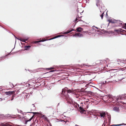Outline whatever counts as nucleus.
<instances>
[{"instance_id": "44", "label": "nucleus", "mask_w": 126, "mask_h": 126, "mask_svg": "<svg viewBox=\"0 0 126 126\" xmlns=\"http://www.w3.org/2000/svg\"><path fill=\"white\" fill-rule=\"evenodd\" d=\"M89 85L90 86H91L90 85H88V84L85 85V87H88V86Z\"/></svg>"}, {"instance_id": "39", "label": "nucleus", "mask_w": 126, "mask_h": 126, "mask_svg": "<svg viewBox=\"0 0 126 126\" xmlns=\"http://www.w3.org/2000/svg\"><path fill=\"white\" fill-rule=\"evenodd\" d=\"M77 11L78 13H80L81 15V13H82V12H82H81V13H79V10H78V9L77 10Z\"/></svg>"}, {"instance_id": "10", "label": "nucleus", "mask_w": 126, "mask_h": 126, "mask_svg": "<svg viewBox=\"0 0 126 126\" xmlns=\"http://www.w3.org/2000/svg\"><path fill=\"white\" fill-rule=\"evenodd\" d=\"M82 17V16H80V17H79V15H78L77 16V17L76 18L75 20L74 21V22H78V21H77V20H78V17L79 18H80L81 17ZM78 21H83L82 20H81L80 19Z\"/></svg>"}, {"instance_id": "8", "label": "nucleus", "mask_w": 126, "mask_h": 126, "mask_svg": "<svg viewBox=\"0 0 126 126\" xmlns=\"http://www.w3.org/2000/svg\"><path fill=\"white\" fill-rule=\"evenodd\" d=\"M107 116H108V122H109V126L110 125V120H111V117H110V114L109 115L108 114H107Z\"/></svg>"}, {"instance_id": "36", "label": "nucleus", "mask_w": 126, "mask_h": 126, "mask_svg": "<svg viewBox=\"0 0 126 126\" xmlns=\"http://www.w3.org/2000/svg\"><path fill=\"white\" fill-rule=\"evenodd\" d=\"M103 16L104 15H101L100 16V17H101V18L102 19L103 18Z\"/></svg>"}, {"instance_id": "45", "label": "nucleus", "mask_w": 126, "mask_h": 126, "mask_svg": "<svg viewBox=\"0 0 126 126\" xmlns=\"http://www.w3.org/2000/svg\"><path fill=\"white\" fill-rule=\"evenodd\" d=\"M88 93L89 94H91V93H92V92L91 91H88Z\"/></svg>"}, {"instance_id": "29", "label": "nucleus", "mask_w": 126, "mask_h": 126, "mask_svg": "<svg viewBox=\"0 0 126 126\" xmlns=\"http://www.w3.org/2000/svg\"><path fill=\"white\" fill-rule=\"evenodd\" d=\"M34 116V115H33L29 119V121H31L33 118V116Z\"/></svg>"}, {"instance_id": "51", "label": "nucleus", "mask_w": 126, "mask_h": 126, "mask_svg": "<svg viewBox=\"0 0 126 126\" xmlns=\"http://www.w3.org/2000/svg\"><path fill=\"white\" fill-rule=\"evenodd\" d=\"M92 86V87H94V88H96V89H98V88H96V87H95V86Z\"/></svg>"}, {"instance_id": "48", "label": "nucleus", "mask_w": 126, "mask_h": 126, "mask_svg": "<svg viewBox=\"0 0 126 126\" xmlns=\"http://www.w3.org/2000/svg\"><path fill=\"white\" fill-rule=\"evenodd\" d=\"M27 113H33V114L34 112H27Z\"/></svg>"}, {"instance_id": "27", "label": "nucleus", "mask_w": 126, "mask_h": 126, "mask_svg": "<svg viewBox=\"0 0 126 126\" xmlns=\"http://www.w3.org/2000/svg\"><path fill=\"white\" fill-rule=\"evenodd\" d=\"M103 118L104 119V123H107V119L106 118Z\"/></svg>"}, {"instance_id": "41", "label": "nucleus", "mask_w": 126, "mask_h": 126, "mask_svg": "<svg viewBox=\"0 0 126 126\" xmlns=\"http://www.w3.org/2000/svg\"><path fill=\"white\" fill-rule=\"evenodd\" d=\"M40 42V40L38 41H36L35 43H38L39 42Z\"/></svg>"}, {"instance_id": "1", "label": "nucleus", "mask_w": 126, "mask_h": 126, "mask_svg": "<svg viewBox=\"0 0 126 126\" xmlns=\"http://www.w3.org/2000/svg\"><path fill=\"white\" fill-rule=\"evenodd\" d=\"M75 90L73 89L71 90L68 89L66 87L62 89V92L59 94L60 98L62 99H66L67 103L69 104H71L72 101V98L70 97L68 94H75Z\"/></svg>"}, {"instance_id": "11", "label": "nucleus", "mask_w": 126, "mask_h": 126, "mask_svg": "<svg viewBox=\"0 0 126 126\" xmlns=\"http://www.w3.org/2000/svg\"><path fill=\"white\" fill-rule=\"evenodd\" d=\"M113 110L116 111L118 112L119 111V108L116 107H114L113 108Z\"/></svg>"}, {"instance_id": "16", "label": "nucleus", "mask_w": 126, "mask_h": 126, "mask_svg": "<svg viewBox=\"0 0 126 126\" xmlns=\"http://www.w3.org/2000/svg\"><path fill=\"white\" fill-rule=\"evenodd\" d=\"M118 21V20H116L115 19H113V20H112V19L111 23H116L117 22V21Z\"/></svg>"}, {"instance_id": "37", "label": "nucleus", "mask_w": 126, "mask_h": 126, "mask_svg": "<svg viewBox=\"0 0 126 126\" xmlns=\"http://www.w3.org/2000/svg\"><path fill=\"white\" fill-rule=\"evenodd\" d=\"M111 20H111H108V21L109 22V23H111Z\"/></svg>"}, {"instance_id": "17", "label": "nucleus", "mask_w": 126, "mask_h": 126, "mask_svg": "<svg viewBox=\"0 0 126 126\" xmlns=\"http://www.w3.org/2000/svg\"><path fill=\"white\" fill-rule=\"evenodd\" d=\"M42 118H45V119L47 120V121H48V118L47 117H46V116L45 115H42Z\"/></svg>"}, {"instance_id": "7", "label": "nucleus", "mask_w": 126, "mask_h": 126, "mask_svg": "<svg viewBox=\"0 0 126 126\" xmlns=\"http://www.w3.org/2000/svg\"><path fill=\"white\" fill-rule=\"evenodd\" d=\"M83 36V35L81 33H76L75 34H74L73 36V37H76L77 36L81 37Z\"/></svg>"}, {"instance_id": "19", "label": "nucleus", "mask_w": 126, "mask_h": 126, "mask_svg": "<svg viewBox=\"0 0 126 126\" xmlns=\"http://www.w3.org/2000/svg\"><path fill=\"white\" fill-rule=\"evenodd\" d=\"M63 36V35H56V36H55L54 38H58L59 37H60L61 36Z\"/></svg>"}, {"instance_id": "21", "label": "nucleus", "mask_w": 126, "mask_h": 126, "mask_svg": "<svg viewBox=\"0 0 126 126\" xmlns=\"http://www.w3.org/2000/svg\"><path fill=\"white\" fill-rule=\"evenodd\" d=\"M28 38H26L25 39H22V40H21V41H22V42H26V41H27L28 40Z\"/></svg>"}, {"instance_id": "18", "label": "nucleus", "mask_w": 126, "mask_h": 126, "mask_svg": "<svg viewBox=\"0 0 126 126\" xmlns=\"http://www.w3.org/2000/svg\"><path fill=\"white\" fill-rule=\"evenodd\" d=\"M0 26H1V27H2L5 30L7 31L9 33H11L9 31H8V30H7V29H5V28H4L1 25H0Z\"/></svg>"}, {"instance_id": "35", "label": "nucleus", "mask_w": 126, "mask_h": 126, "mask_svg": "<svg viewBox=\"0 0 126 126\" xmlns=\"http://www.w3.org/2000/svg\"><path fill=\"white\" fill-rule=\"evenodd\" d=\"M106 123H104H104L103 124L102 126H105Z\"/></svg>"}, {"instance_id": "60", "label": "nucleus", "mask_w": 126, "mask_h": 126, "mask_svg": "<svg viewBox=\"0 0 126 126\" xmlns=\"http://www.w3.org/2000/svg\"><path fill=\"white\" fill-rule=\"evenodd\" d=\"M104 12H103L102 13V14L101 15H104Z\"/></svg>"}, {"instance_id": "6", "label": "nucleus", "mask_w": 126, "mask_h": 126, "mask_svg": "<svg viewBox=\"0 0 126 126\" xmlns=\"http://www.w3.org/2000/svg\"><path fill=\"white\" fill-rule=\"evenodd\" d=\"M96 0V6L98 7L99 9H100V8L101 7L102 8V6L101 5H100V4H98V3H99L100 1L99 0Z\"/></svg>"}, {"instance_id": "20", "label": "nucleus", "mask_w": 126, "mask_h": 126, "mask_svg": "<svg viewBox=\"0 0 126 126\" xmlns=\"http://www.w3.org/2000/svg\"><path fill=\"white\" fill-rule=\"evenodd\" d=\"M121 28L120 29H116V30H114V31L115 32H121Z\"/></svg>"}, {"instance_id": "30", "label": "nucleus", "mask_w": 126, "mask_h": 126, "mask_svg": "<svg viewBox=\"0 0 126 126\" xmlns=\"http://www.w3.org/2000/svg\"><path fill=\"white\" fill-rule=\"evenodd\" d=\"M119 70L120 71L121 70L122 71H124L125 70L123 68H121L119 69Z\"/></svg>"}, {"instance_id": "9", "label": "nucleus", "mask_w": 126, "mask_h": 126, "mask_svg": "<svg viewBox=\"0 0 126 126\" xmlns=\"http://www.w3.org/2000/svg\"><path fill=\"white\" fill-rule=\"evenodd\" d=\"M77 31L78 32H81L83 31V29L80 27H78L76 29Z\"/></svg>"}, {"instance_id": "64", "label": "nucleus", "mask_w": 126, "mask_h": 126, "mask_svg": "<svg viewBox=\"0 0 126 126\" xmlns=\"http://www.w3.org/2000/svg\"><path fill=\"white\" fill-rule=\"evenodd\" d=\"M126 61V59L125 60H124L123 61L124 62H125Z\"/></svg>"}, {"instance_id": "50", "label": "nucleus", "mask_w": 126, "mask_h": 126, "mask_svg": "<svg viewBox=\"0 0 126 126\" xmlns=\"http://www.w3.org/2000/svg\"><path fill=\"white\" fill-rule=\"evenodd\" d=\"M113 73H111L110 74V76H112V75H113Z\"/></svg>"}, {"instance_id": "22", "label": "nucleus", "mask_w": 126, "mask_h": 126, "mask_svg": "<svg viewBox=\"0 0 126 126\" xmlns=\"http://www.w3.org/2000/svg\"><path fill=\"white\" fill-rule=\"evenodd\" d=\"M124 32H126V31L124 30H123L121 28V32H122L123 33H124Z\"/></svg>"}, {"instance_id": "49", "label": "nucleus", "mask_w": 126, "mask_h": 126, "mask_svg": "<svg viewBox=\"0 0 126 126\" xmlns=\"http://www.w3.org/2000/svg\"><path fill=\"white\" fill-rule=\"evenodd\" d=\"M93 84V83H92L91 82H90L89 83H88V85H90V84Z\"/></svg>"}, {"instance_id": "40", "label": "nucleus", "mask_w": 126, "mask_h": 126, "mask_svg": "<svg viewBox=\"0 0 126 126\" xmlns=\"http://www.w3.org/2000/svg\"><path fill=\"white\" fill-rule=\"evenodd\" d=\"M38 112H34V114H33V115H36V114H38Z\"/></svg>"}, {"instance_id": "46", "label": "nucleus", "mask_w": 126, "mask_h": 126, "mask_svg": "<svg viewBox=\"0 0 126 126\" xmlns=\"http://www.w3.org/2000/svg\"><path fill=\"white\" fill-rule=\"evenodd\" d=\"M27 113V112H23V113H22V114H23V115H24L26 113Z\"/></svg>"}, {"instance_id": "53", "label": "nucleus", "mask_w": 126, "mask_h": 126, "mask_svg": "<svg viewBox=\"0 0 126 126\" xmlns=\"http://www.w3.org/2000/svg\"><path fill=\"white\" fill-rule=\"evenodd\" d=\"M33 92V91H31V92H30V94H32V93Z\"/></svg>"}, {"instance_id": "31", "label": "nucleus", "mask_w": 126, "mask_h": 126, "mask_svg": "<svg viewBox=\"0 0 126 126\" xmlns=\"http://www.w3.org/2000/svg\"><path fill=\"white\" fill-rule=\"evenodd\" d=\"M46 40H46L45 39H42V40H40V41L41 42H43L46 41Z\"/></svg>"}, {"instance_id": "24", "label": "nucleus", "mask_w": 126, "mask_h": 126, "mask_svg": "<svg viewBox=\"0 0 126 126\" xmlns=\"http://www.w3.org/2000/svg\"><path fill=\"white\" fill-rule=\"evenodd\" d=\"M29 121V120H26L24 124L25 125H26L27 124V123L29 121Z\"/></svg>"}, {"instance_id": "63", "label": "nucleus", "mask_w": 126, "mask_h": 126, "mask_svg": "<svg viewBox=\"0 0 126 126\" xmlns=\"http://www.w3.org/2000/svg\"><path fill=\"white\" fill-rule=\"evenodd\" d=\"M17 115L18 116H18V117L20 116V115Z\"/></svg>"}, {"instance_id": "55", "label": "nucleus", "mask_w": 126, "mask_h": 126, "mask_svg": "<svg viewBox=\"0 0 126 126\" xmlns=\"http://www.w3.org/2000/svg\"><path fill=\"white\" fill-rule=\"evenodd\" d=\"M122 28H124V29H125V30H126V28H124V27H122Z\"/></svg>"}, {"instance_id": "42", "label": "nucleus", "mask_w": 126, "mask_h": 126, "mask_svg": "<svg viewBox=\"0 0 126 126\" xmlns=\"http://www.w3.org/2000/svg\"><path fill=\"white\" fill-rule=\"evenodd\" d=\"M86 3H88L89 2V0H86Z\"/></svg>"}, {"instance_id": "47", "label": "nucleus", "mask_w": 126, "mask_h": 126, "mask_svg": "<svg viewBox=\"0 0 126 126\" xmlns=\"http://www.w3.org/2000/svg\"><path fill=\"white\" fill-rule=\"evenodd\" d=\"M12 34L14 36V37L16 39V38H17V37L15 35H14V34H13L12 33Z\"/></svg>"}, {"instance_id": "58", "label": "nucleus", "mask_w": 126, "mask_h": 126, "mask_svg": "<svg viewBox=\"0 0 126 126\" xmlns=\"http://www.w3.org/2000/svg\"><path fill=\"white\" fill-rule=\"evenodd\" d=\"M43 69L42 68H39L38 69L41 70V69Z\"/></svg>"}, {"instance_id": "52", "label": "nucleus", "mask_w": 126, "mask_h": 126, "mask_svg": "<svg viewBox=\"0 0 126 126\" xmlns=\"http://www.w3.org/2000/svg\"><path fill=\"white\" fill-rule=\"evenodd\" d=\"M64 66V65H61L59 66H60V67H63V66Z\"/></svg>"}, {"instance_id": "38", "label": "nucleus", "mask_w": 126, "mask_h": 126, "mask_svg": "<svg viewBox=\"0 0 126 126\" xmlns=\"http://www.w3.org/2000/svg\"><path fill=\"white\" fill-rule=\"evenodd\" d=\"M14 95H13L11 97V100L12 101L14 99Z\"/></svg>"}, {"instance_id": "57", "label": "nucleus", "mask_w": 126, "mask_h": 126, "mask_svg": "<svg viewBox=\"0 0 126 126\" xmlns=\"http://www.w3.org/2000/svg\"><path fill=\"white\" fill-rule=\"evenodd\" d=\"M125 27H126V23H125Z\"/></svg>"}, {"instance_id": "32", "label": "nucleus", "mask_w": 126, "mask_h": 126, "mask_svg": "<svg viewBox=\"0 0 126 126\" xmlns=\"http://www.w3.org/2000/svg\"><path fill=\"white\" fill-rule=\"evenodd\" d=\"M46 108H50V109H52V108L51 106L46 107Z\"/></svg>"}, {"instance_id": "56", "label": "nucleus", "mask_w": 126, "mask_h": 126, "mask_svg": "<svg viewBox=\"0 0 126 126\" xmlns=\"http://www.w3.org/2000/svg\"><path fill=\"white\" fill-rule=\"evenodd\" d=\"M77 105H78V107H79V104H78L77 103Z\"/></svg>"}, {"instance_id": "28", "label": "nucleus", "mask_w": 126, "mask_h": 126, "mask_svg": "<svg viewBox=\"0 0 126 126\" xmlns=\"http://www.w3.org/2000/svg\"><path fill=\"white\" fill-rule=\"evenodd\" d=\"M79 110H84V109H83V108L82 107H81V106H80L79 107Z\"/></svg>"}, {"instance_id": "54", "label": "nucleus", "mask_w": 126, "mask_h": 126, "mask_svg": "<svg viewBox=\"0 0 126 126\" xmlns=\"http://www.w3.org/2000/svg\"><path fill=\"white\" fill-rule=\"evenodd\" d=\"M22 39L21 38H19V40H20V41H21V40H22Z\"/></svg>"}, {"instance_id": "62", "label": "nucleus", "mask_w": 126, "mask_h": 126, "mask_svg": "<svg viewBox=\"0 0 126 126\" xmlns=\"http://www.w3.org/2000/svg\"><path fill=\"white\" fill-rule=\"evenodd\" d=\"M16 39H17L18 40H19V38H17V37L16 38Z\"/></svg>"}, {"instance_id": "12", "label": "nucleus", "mask_w": 126, "mask_h": 126, "mask_svg": "<svg viewBox=\"0 0 126 126\" xmlns=\"http://www.w3.org/2000/svg\"><path fill=\"white\" fill-rule=\"evenodd\" d=\"M31 47V46L30 45L25 46L24 47L25 50H28V49H30Z\"/></svg>"}, {"instance_id": "3", "label": "nucleus", "mask_w": 126, "mask_h": 126, "mask_svg": "<svg viewBox=\"0 0 126 126\" xmlns=\"http://www.w3.org/2000/svg\"><path fill=\"white\" fill-rule=\"evenodd\" d=\"M15 92L14 91H9L6 92H5V94L7 95H11L14 94Z\"/></svg>"}, {"instance_id": "13", "label": "nucleus", "mask_w": 126, "mask_h": 126, "mask_svg": "<svg viewBox=\"0 0 126 126\" xmlns=\"http://www.w3.org/2000/svg\"><path fill=\"white\" fill-rule=\"evenodd\" d=\"M126 125L124 124L123 123L122 124H117V125H111L110 126H120L122 125Z\"/></svg>"}, {"instance_id": "2", "label": "nucleus", "mask_w": 126, "mask_h": 126, "mask_svg": "<svg viewBox=\"0 0 126 126\" xmlns=\"http://www.w3.org/2000/svg\"><path fill=\"white\" fill-rule=\"evenodd\" d=\"M126 97V94H122L117 97L116 99L117 100L122 99L125 97Z\"/></svg>"}, {"instance_id": "61", "label": "nucleus", "mask_w": 126, "mask_h": 126, "mask_svg": "<svg viewBox=\"0 0 126 126\" xmlns=\"http://www.w3.org/2000/svg\"><path fill=\"white\" fill-rule=\"evenodd\" d=\"M95 27V28H97V29H98V28H97V27Z\"/></svg>"}, {"instance_id": "26", "label": "nucleus", "mask_w": 126, "mask_h": 126, "mask_svg": "<svg viewBox=\"0 0 126 126\" xmlns=\"http://www.w3.org/2000/svg\"><path fill=\"white\" fill-rule=\"evenodd\" d=\"M56 71V70H51V71H49V72L47 73H50V72H54L55 71Z\"/></svg>"}, {"instance_id": "5", "label": "nucleus", "mask_w": 126, "mask_h": 126, "mask_svg": "<svg viewBox=\"0 0 126 126\" xmlns=\"http://www.w3.org/2000/svg\"><path fill=\"white\" fill-rule=\"evenodd\" d=\"M73 31H76V30H75L74 29H69V30H68L66 32H63V33L64 34H67L68 33L71 32Z\"/></svg>"}, {"instance_id": "43", "label": "nucleus", "mask_w": 126, "mask_h": 126, "mask_svg": "<svg viewBox=\"0 0 126 126\" xmlns=\"http://www.w3.org/2000/svg\"><path fill=\"white\" fill-rule=\"evenodd\" d=\"M36 107L34 106H34H33V109L34 110H35V109H36Z\"/></svg>"}, {"instance_id": "15", "label": "nucleus", "mask_w": 126, "mask_h": 126, "mask_svg": "<svg viewBox=\"0 0 126 126\" xmlns=\"http://www.w3.org/2000/svg\"><path fill=\"white\" fill-rule=\"evenodd\" d=\"M56 120H59V121H59V122H65V123H66V122H67V121H64V120H63L62 119H60L59 120L58 119H56Z\"/></svg>"}, {"instance_id": "59", "label": "nucleus", "mask_w": 126, "mask_h": 126, "mask_svg": "<svg viewBox=\"0 0 126 126\" xmlns=\"http://www.w3.org/2000/svg\"><path fill=\"white\" fill-rule=\"evenodd\" d=\"M101 61H105V60H101Z\"/></svg>"}, {"instance_id": "4", "label": "nucleus", "mask_w": 126, "mask_h": 126, "mask_svg": "<svg viewBox=\"0 0 126 126\" xmlns=\"http://www.w3.org/2000/svg\"><path fill=\"white\" fill-rule=\"evenodd\" d=\"M106 114V113L105 112L103 111L100 113V115L101 117H103V118H104V117L105 116Z\"/></svg>"}, {"instance_id": "33", "label": "nucleus", "mask_w": 126, "mask_h": 126, "mask_svg": "<svg viewBox=\"0 0 126 126\" xmlns=\"http://www.w3.org/2000/svg\"><path fill=\"white\" fill-rule=\"evenodd\" d=\"M18 111V112H20L22 114V111L21 110H19H19L18 109H17Z\"/></svg>"}, {"instance_id": "25", "label": "nucleus", "mask_w": 126, "mask_h": 126, "mask_svg": "<svg viewBox=\"0 0 126 126\" xmlns=\"http://www.w3.org/2000/svg\"><path fill=\"white\" fill-rule=\"evenodd\" d=\"M54 68L53 67H50V68H47V69H48V70H50L51 69H54Z\"/></svg>"}, {"instance_id": "14", "label": "nucleus", "mask_w": 126, "mask_h": 126, "mask_svg": "<svg viewBox=\"0 0 126 126\" xmlns=\"http://www.w3.org/2000/svg\"><path fill=\"white\" fill-rule=\"evenodd\" d=\"M1 125V126H10V125L8 123H6L4 124H2Z\"/></svg>"}, {"instance_id": "23", "label": "nucleus", "mask_w": 126, "mask_h": 126, "mask_svg": "<svg viewBox=\"0 0 126 126\" xmlns=\"http://www.w3.org/2000/svg\"><path fill=\"white\" fill-rule=\"evenodd\" d=\"M107 96L108 97H109V98H111V97L110 95V94H108V95H105V96H104V97H107Z\"/></svg>"}, {"instance_id": "34", "label": "nucleus", "mask_w": 126, "mask_h": 126, "mask_svg": "<svg viewBox=\"0 0 126 126\" xmlns=\"http://www.w3.org/2000/svg\"><path fill=\"white\" fill-rule=\"evenodd\" d=\"M5 57V56H3L0 57V60H2L3 58H4Z\"/></svg>"}]
</instances>
